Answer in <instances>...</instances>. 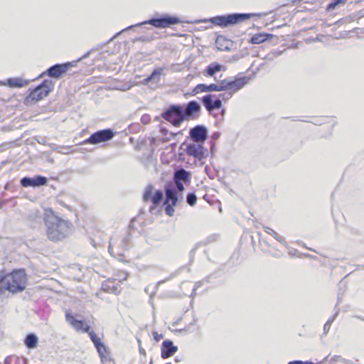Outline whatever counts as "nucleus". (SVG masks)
Segmentation results:
<instances>
[{"label": "nucleus", "mask_w": 364, "mask_h": 364, "mask_svg": "<svg viewBox=\"0 0 364 364\" xmlns=\"http://www.w3.org/2000/svg\"><path fill=\"white\" fill-rule=\"evenodd\" d=\"M43 218L46 228V235L50 241H60L70 235L72 223L56 215L51 208L44 209Z\"/></svg>", "instance_id": "f257e3e1"}, {"label": "nucleus", "mask_w": 364, "mask_h": 364, "mask_svg": "<svg viewBox=\"0 0 364 364\" xmlns=\"http://www.w3.org/2000/svg\"><path fill=\"white\" fill-rule=\"evenodd\" d=\"M27 277L24 269H16L10 273L0 271V295L6 291L17 294L25 290Z\"/></svg>", "instance_id": "f03ea898"}, {"label": "nucleus", "mask_w": 364, "mask_h": 364, "mask_svg": "<svg viewBox=\"0 0 364 364\" xmlns=\"http://www.w3.org/2000/svg\"><path fill=\"white\" fill-rule=\"evenodd\" d=\"M255 14L235 13L228 15L216 16L210 18V21L222 28L235 25L255 16Z\"/></svg>", "instance_id": "7ed1b4c3"}, {"label": "nucleus", "mask_w": 364, "mask_h": 364, "mask_svg": "<svg viewBox=\"0 0 364 364\" xmlns=\"http://www.w3.org/2000/svg\"><path fill=\"white\" fill-rule=\"evenodd\" d=\"M129 240V235L121 238H117L116 237H111L108 247L109 252L112 256L117 257L119 260L127 262V260L124 259L125 257L124 252L128 249Z\"/></svg>", "instance_id": "20e7f679"}, {"label": "nucleus", "mask_w": 364, "mask_h": 364, "mask_svg": "<svg viewBox=\"0 0 364 364\" xmlns=\"http://www.w3.org/2000/svg\"><path fill=\"white\" fill-rule=\"evenodd\" d=\"M164 197L163 205L165 206V213L168 216L171 217L174 215V207L177 205L178 201L176 190L172 188V183H168L165 187Z\"/></svg>", "instance_id": "39448f33"}, {"label": "nucleus", "mask_w": 364, "mask_h": 364, "mask_svg": "<svg viewBox=\"0 0 364 364\" xmlns=\"http://www.w3.org/2000/svg\"><path fill=\"white\" fill-rule=\"evenodd\" d=\"M183 22L176 16H171L168 14L162 15L158 18H152L142 23H136L134 26H139L144 24H150L157 28H165L172 25H176Z\"/></svg>", "instance_id": "423d86ee"}, {"label": "nucleus", "mask_w": 364, "mask_h": 364, "mask_svg": "<svg viewBox=\"0 0 364 364\" xmlns=\"http://www.w3.org/2000/svg\"><path fill=\"white\" fill-rule=\"evenodd\" d=\"M250 77L249 76H240V77H235V79L231 78H225L223 80V81L228 82H236L237 85H238L236 87H228L227 88L223 93H220L218 95L217 98H220L223 101H228L229 100L232 95L240 90L242 88H243L250 81Z\"/></svg>", "instance_id": "0eeeda50"}, {"label": "nucleus", "mask_w": 364, "mask_h": 364, "mask_svg": "<svg viewBox=\"0 0 364 364\" xmlns=\"http://www.w3.org/2000/svg\"><path fill=\"white\" fill-rule=\"evenodd\" d=\"M161 117L174 127H179L184 121L182 114V105H172L166 109Z\"/></svg>", "instance_id": "6e6552de"}, {"label": "nucleus", "mask_w": 364, "mask_h": 364, "mask_svg": "<svg viewBox=\"0 0 364 364\" xmlns=\"http://www.w3.org/2000/svg\"><path fill=\"white\" fill-rule=\"evenodd\" d=\"M238 85L235 82H228L222 80H219L215 84L205 85V84H198L193 89V92L195 94H198L199 92H221L222 90H225L228 87H236Z\"/></svg>", "instance_id": "1a4fd4ad"}, {"label": "nucleus", "mask_w": 364, "mask_h": 364, "mask_svg": "<svg viewBox=\"0 0 364 364\" xmlns=\"http://www.w3.org/2000/svg\"><path fill=\"white\" fill-rule=\"evenodd\" d=\"M164 199V192L161 190L155 189L149 184L145 189L143 194V200L144 202L151 201L152 205L149 208V211L152 212L156 207L161 203Z\"/></svg>", "instance_id": "9d476101"}, {"label": "nucleus", "mask_w": 364, "mask_h": 364, "mask_svg": "<svg viewBox=\"0 0 364 364\" xmlns=\"http://www.w3.org/2000/svg\"><path fill=\"white\" fill-rule=\"evenodd\" d=\"M54 87L51 80H44L40 85L31 91L28 98L33 101H39L48 96Z\"/></svg>", "instance_id": "9b49d317"}, {"label": "nucleus", "mask_w": 364, "mask_h": 364, "mask_svg": "<svg viewBox=\"0 0 364 364\" xmlns=\"http://www.w3.org/2000/svg\"><path fill=\"white\" fill-rule=\"evenodd\" d=\"M114 136V132L111 129H105L99 130L92 134L90 137L85 141L82 144H98L102 142H107L111 140Z\"/></svg>", "instance_id": "f8f14e48"}, {"label": "nucleus", "mask_w": 364, "mask_h": 364, "mask_svg": "<svg viewBox=\"0 0 364 364\" xmlns=\"http://www.w3.org/2000/svg\"><path fill=\"white\" fill-rule=\"evenodd\" d=\"M201 109L200 104L192 100L182 106V114L183 120H194L199 117V112Z\"/></svg>", "instance_id": "ddd939ff"}, {"label": "nucleus", "mask_w": 364, "mask_h": 364, "mask_svg": "<svg viewBox=\"0 0 364 364\" xmlns=\"http://www.w3.org/2000/svg\"><path fill=\"white\" fill-rule=\"evenodd\" d=\"M185 145V151L188 156H193L198 160H202L205 159L208 154V149L203 147V144L200 143H191V144H183L182 146Z\"/></svg>", "instance_id": "4468645a"}, {"label": "nucleus", "mask_w": 364, "mask_h": 364, "mask_svg": "<svg viewBox=\"0 0 364 364\" xmlns=\"http://www.w3.org/2000/svg\"><path fill=\"white\" fill-rule=\"evenodd\" d=\"M72 66V63H65L63 64H55L50 66L45 72L42 73L38 77L48 75L53 78H60L63 74L66 73L68 70Z\"/></svg>", "instance_id": "2eb2a0df"}, {"label": "nucleus", "mask_w": 364, "mask_h": 364, "mask_svg": "<svg viewBox=\"0 0 364 364\" xmlns=\"http://www.w3.org/2000/svg\"><path fill=\"white\" fill-rule=\"evenodd\" d=\"M189 136L193 142L203 144L208 139V129L203 125H196L190 129Z\"/></svg>", "instance_id": "dca6fc26"}, {"label": "nucleus", "mask_w": 364, "mask_h": 364, "mask_svg": "<svg viewBox=\"0 0 364 364\" xmlns=\"http://www.w3.org/2000/svg\"><path fill=\"white\" fill-rule=\"evenodd\" d=\"M213 95L211 94L205 95L201 99V102L208 112L214 109H219L223 107V103L220 98L213 99Z\"/></svg>", "instance_id": "f3484780"}, {"label": "nucleus", "mask_w": 364, "mask_h": 364, "mask_svg": "<svg viewBox=\"0 0 364 364\" xmlns=\"http://www.w3.org/2000/svg\"><path fill=\"white\" fill-rule=\"evenodd\" d=\"M66 321L74 328L77 331L88 332L90 326L82 320H77L71 315L70 313L65 314Z\"/></svg>", "instance_id": "a211bd4d"}, {"label": "nucleus", "mask_w": 364, "mask_h": 364, "mask_svg": "<svg viewBox=\"0 0 364 364\" xmlns=\"http://www.w3.org/2000/svg\"><path fill=\"white\" fill-rule=\"evenodd\" d=\"M178 350V347L170 340H165L161 345V356L164 359L168 358Z\"/></svg>", "instance_id": "6ab92c4d"}, {"label": "nucleus", "mask_w": 364, "mask_h": 364, "mask_svg": "<svg viewBox=\"0 0 364 364\" xmlns=\"http://www.w3.org/2000/svg\"><path fill=\"white\" fill-rule=\"evenodd\" d=\"M191 178V174L183 168H175L173 172V182H189Z\"/></svg>", "instance_id": "aec40b11"}, {"label": "nucleus", "mask_w": 364, "mask_h": 364, "mask_svg": "<svg viewBox=\"0 0 364 364\" xmlns=\"http://www.w3.org/2000/svg\"><path fill=\"white\" fill-rule=\"evenodd\" d=\"M102 289L106 292L113 293L114 294H119L121 291L118 282H117L115 279H111L102 283Z\"/></svg>", "instance_id": "412c9836"}, {"label": "nucleus", "mask_w": 364, "mask_h": 364, "mask_svg": "<svg viewBox=\"0 0 364 364\" xmlns=\"http://www.w3.org/2000/svg\"><path fill=\"white\" fill-rule=\"evenodd\" d=\"M29 81L21 77H12L6 80V82L0 81V85H7L9 87H23L28 85Z\"/></svg>", "instance_id": "4be33fe9"}, {"label": "nucleus", "mask_w": 364, "mask_h": 364, "mask_svg": "<svg viewBox=\"0 0 364 364\" xmlns=\"http://www.w3.org/2000/svg\"><path fill=\"white\" fill-rule=\"evenodd\" d=\"M273 35L266 33H259L251 37L250 43L252 44H260L268 39H271Z\"/></svg>", "instance_id": "5701e85b"}, {"label": "nucleus", "mask_w": 364, "mask_h": 364, "mask_svg": "<svg viewBox=\"0 0 364 364\" xmlns=\"http://www.w3.org/2000/svg\"><path fill=\"white\" fill-rule=\"evenodd\" d=\"M165 70L164 67H157L154 68L152 73L150 75L151 82L155 83L156 85L159 84L161 81V75H164V71Z\"/></svg>", "instance_id": "b1692460"}, {"label": "nucleus", "mask_w": 364, "mask_h": 364, "mask_svg": "<svg viewBox=\"0 0 364 364\" xmlns=\"http://www.w3.org/2000/svg\"><path fill=\"white\" fill-rule=\"evenodd\" d=\"M26 346L28 348H34L38 344V337L34 333H28L24 340Z\"/></svg>", "instance_id": "393cba45"}, {"label": "nucleus", "mask_w": 364, "mask_h": 364, "mask_svg": "<svg viewBox=\"0 0 364 364\" xmlns=\"http://www.w3.org/2000/svg\"><path fill=\"white\" fill-rule=\"evenodd\" d=\"M100 348V350L97 352L99 353L102 362L105 363V364H114V362L111 359L109 355V352L107 351L106 346H105Z\"/></svg>", "instance_id": "a878e982"}, {"label": "nucleus", "mask_w": 364, "mask_h": 364, "mask_svg": "<svg viewBox=\"0 0 364 364\" xmlns=\"http://www.w3.org/2000/svg\"><path fill=\"white\" fill-rule=\"evenodd\" d=\"M264 230L269 235H272L276 240L282 244L284 246L287 247L288 245L284 240V237L280 236L277 232L269 227H264Z\"/></svg>", "instance_id": "bb28decb"}, {"label": "nucleus", "mask_w": 364, "mask_h": 364, "mask_svg": "<svg viewBox=\"0 0 364 364\" xmlns=\"http://www.w3.org/2000/svg\"><path fill=\"white\" fill-rule=\"evenodd\" d=\"M215 43L218 50L223 51L230 50V47L228 46L230 43L223 37L218 38L215 41Z\"/></svg>", "instance_id": "cd10ccee"}, {"label": "nucleus", "mask_w": 364, "mask_h": 364, "mask_svg": "<svg viewBox=\"0 0 364 364\" xmlns=\"http://www.w3.org/2000/svg\"><path fill=\"white\" fill-rule=\"evenodd\" d=\"M222 68V65L217 63H213L210 64L206 68V73L208 75L213 76L215 73L220 71Z\"/></svg>", "instance_id": "c85d7f7f"}, {"label": "nucleus", "mask_w": 364, "mask_h": 364, "mask_svg": "<svg viewBox=\"0 0 364 364\" xmlns=\"http://www.w3.org/2000/svg\"><path fill=\"white\" fill-rule=\"evenodd\" d=\"M27 217L31 221L38 222L42 218V213L38 210H31Z\"/></svg>", "instance_id": "c756f323"}, {"label": "nucleus", "mask_w": 364, "mask_h": 364, "mask_svg": "<svg viewBox=\"0 0 364 364\" xmlns=\"http://www.w3.org/2000/svg\"><path fill=\"white\" fill-rule=\"evenodd\" d=\"M19 182H47V178L44 176H36L33 178L23 177Z\"/></svg>", "instance_id": "7c9ffc66"}, {"label": "nucleus", "mask_w": 364, "mask_h": 364, "mask_svg": "<svg viewBox=\"0 0 364 364\" xmlns=\"http://www.w3.org/2000/svg\"><path fill=\"white\" fill-rule=\"evenodd\" d=\"M338 311H337L332 317L329 318L327 320V321L326 322V323L323 326V334H326L329 331L331 323L333 322V321L336 319V318L338 316Z\"/></svg>", "instance_id": "2f4dec72"}, {"label": "nucleus", "mask_w": 364, "mask_h": 364, "mask_svg": "<svg viewBox=\"0 0 364 364\" xmlns=\"http://www.w3.org/2000/svg\"><path fill=\"white\" fill-rule=\"evenodd\" d=\"M197 202V196L193 192H191L188 193L186 196V203L190 206H194L196 204Z\"/></svg>", "instance_id": "473e14b6"}, {"label": "nucleus", "mask_w": 364, "mask_h": 364, "mask_svg": "<svg viewBox=\"0 0 364 364\" xmlns=\"http://www.w3.org/2000/svg\"><path fill=\"white\" fill-rule=\"evenodd\" d=\"M347 0H333L327 6L326 10L328 11L334 9L338 4H344Z\"/></svg>", "instance_id": "72a5a7b5"}, {"label": "nucleus", "mask_w": 364, "mask_h": 364, "mask_svg": "<svg viewBox=\"0 0 364 364\" xmlns=\"http://www.w3.org/2000/svg\"><path fill=\"white\" fill-rule=\"evenodd\" d=\"M172 188L176 190L177 194L184 190L183 183H172Z\"/></svg>", "instance_id": "f704fd0d"}, {"label": "nucleus", "mask_w": 364, "mask_h": 364, "mask_svg": "<svg viewBox=\"0 0 364 364\" xmlns=\"http://www.w3.org/2000/svg\"><path fill=\"white\" fill-rule=\"evenodd\" d=\"M15 364H27L28 360L25 358H20L17 355H14Z\"/></svg>", "instance_id": "c9c22d12"}, {"label": "nucleus", "mask_w": 364, "mask_h": 364, "mask_svg": "<svg viewBox=\"0 0 364 364\" xmlns=\"http://www.w3.org/2000/svg\"><path fill=\"white\" fill-rule=\"evenodd\" d=\"M221 135V133L219 132H215L212 135V141H211V149H213V146H214V141H216L217 139H218L220 138Z\"/></svg>", "instance_id": "e433bc0d"}, {"label": "nucleus", "mask_w": 364, "mask_h": 364, "mask_svg": "<svg viewBox=\"0 0 364 364\" xmlns=\"http://www.w3.org/2000/svg\"><path fill=\"white\" fill-rule=\"evenodd\" d=\"M153 337H154V339L156 341H159L162 338H163V335L162 334H159L156 331H154L153 332Z\"/></svg>", "instance_id": "4c0bfd02"}, {"label": "nucleus", "mask_w": 364, "mask_h": 364, "mask_svg": "<svg viewBox=\"0 0 364 364\" xmlns=\"http://www.w3.org/2000/svg\"><path fill=\"white\" fill-rule=\"evenodd\" d=\"M137 220H138V218H135L131 220L130 224H129L130 229H132V230L137 229V228L135 226V223L137 221Z\"/></svg>", "instance_id": "58836bf2"}, {"label": "nucleus", "mask_w": 364, "mask_h": 364, "mask_svg": "<svg viewBox=\"0 0 364 364\" xmlns=\"http://www.w3.org/2000/svg\"><path fill=\"white\" fill-rule=\"evenodd\" d=\"M46 183H21V185L23 187L33 186L36 187L41 185H45Z\"/></svg>", "instance_id": "ea45409f"}, {"label": "nucleus", "mask_w": 364, "mask_h": 364, "mask_svg": "<svg viewBox=\"0 0 364 364\" xmlns=\"http://www.w3.org/2000/svg\"><path fill=\"white\" fill-rule=\"evenodd\" d=\"M13 360H14V355L7 356L4 360V364H11Z\"/></svg>", "instance_id": "a19ab883"}, {"label": "nucleus", "mask_w": 364, "mask_h": 364, "mask_svg": "<svg viewBox=\"0 0 364 364\" xmlns=\"http://www.w3.org/2000/svg\"><path fill=\"white\" fill-rule=\"evenodd\" d=\"M97 350V351H100V348H102L103 346H105V344L101 342V341H99L98 342H97L95 344H94Z\"/></svg>", "instance_id": "79ce46f5"}, {"label": "nucleus", "mask_w": 364, "mask_h": 364, "mask_svg": "<svg viewBox=\"0 0 364 364\" xmlns=\"http://www.w3.org/2000/svg\"><path fill=\"white\" fill-rule=\"evenodd\" d=\"M150 82H151V77L150 75L147 76L146 77L144 78L141 81V84L142 85H148Z\"/></svg>", "instance_id": "37998d69"}, {"label": "nucleus", "mask_w": 364, "mask_h": 364, "mask_svg": "<svg viewBox=\"0 0 364 364\" xmlns=\"http://www.w3.org/2000/svg\"><path fill=\"white\" fill-rule=\"evenodd\" d=\"M202 285V282H198L196 284L195 287L193 289V291L191 293V296H193L196 294V289Z\"/></svg>", "instance_id": "c03bdc74"}, {"label": "nucleus", "mask_w": 364, "mask_h": 364, "mask_svg": "<svg viewBox=\"0 0 364 364\" xmlns=\"http://www.w3.org/2000/svg\"><path fill=\"white\" fill-rule=\"evenodd\" d=\"M137 342L139 343V353L140 354H142V355H145L146 352H145V350L143 349L141 347V341L139 339L137 340Z\"/></svg>", "instance_id": "a18cd8bd"}, {"label": "nucleus", "mask_w": 364, "mask_h": 364, "mask_svg": "<svg viewBox=\"0 0 364 364\" xmlns=\"http://www.w3.org/2000/svg\"><path fill=\"white\" fill-rule=\"evenodd\" d=\"M160 132L163 136H166L168 133V130L166 127H161L160 129Z\"/></svg>", "instance_id": "49530a36"}, {"label": "nucleus", "mask_w": 364, "mask_h": 364, "mask_svg": "<svg viewBox=\"0 0 364 364\" xmlns=\"http://www.w3.org/2000/svg\"><path fill=\"white\" fill-rule=\"evenodd\" d=\"M87 333L90 336V339H92L93 338L97 336L96 333L93 331H90L89 330Z\"/></svg>", "instance_id": "de8ad7c7"}, {"label": "nucleus", "mask_w": 364, "mask_h": 364, "mask_svg": "<svg viewBox=\"0 0 364 364\" xmlns=\"http://www.w3.org/2000/svg\"><path fill=\"white\" fill-rule=\"evenodd\" d=\"M134 27H135L134 25V26H129L127 27L126 28L123 29L122 31H121L119 33H116V36H118V35H119L120 33H122L123 31H128V30H129V29H131V28H132Z\"/></svg>", "instance_id": "09e8293b"}, {"label": "nucleus", "mask_w": 364, "mask_h": 364, "mask_svg": "<svg viewBox=\"0 0 364 364\" xmlns=\"http://www.w3.org/2000/svg\"><path fill=\"white\" fill-rule=\"evenodd\" d=\"M134 27H135L134 25V26H129L127 27L126 28L123 29L122 31H121L119 33H116V36H118V35H119L120 33H122L123 31H128V30H129V29H131V28H132Z\"/></svg>", "instance_id": "8fccbe9b"}, {"label": "nucleus", "mask_w": 364, "mask_h": 364, "mask_svg": "<svg viewBox=\"0 0 364 364\" xmlns=\"http://www.w3.org/2000/svg\"><path fill=\"white\" fill-rule=\"evenodd\" d=\"M259 243L262 245V243L265 244L267 247H270V245L269 244V242L264 240V239H259Z\"/></svg>", "instance_id": "3c124183"}, {"label": "nucleus", "mask_w": 364, "mask_h": 364, "mask_svg": "<svg viewBox=\"0 0 364 364\" xmlns=\"http://www.w3.org/2000/svg\"><path fill=\"white\" fill-rule=\"evenodd\" d=\"M303 256L305 257H308V258H311V259H316V257H314L313 255H311L309 254H306V253L303 254Z\"/></svg>", "instance_id": "603ef678"}, {"label": "nucleus", "mask_w": 364, "mask_h": 364, "mask_svg": "<svg viewBox=\"0 0 364 364\" xmlns=\"http://www.w3.org/2000/svg\"><path fill=\"white\" fill-rule=\"evenodd\" d=\"M91 341L93 342L94 344H95L97 342H98L100 340V338H97V336L93 338L92 339H91Z\"/></svg>", "instance_id": "864d4df0"}, {"label": "nucleus", "mask_w": 364, "mask_h": 364, "mask_svg": "<svg viewBox=\"0 0 364 364\" xmlns=\"http://www.w3.org/2000/svg\"><path fill=\"white\" fill-rule=\"evenodd\" d=\"M147 119H148V117H146V116H143V117H141V122H142L143 123L146 124V122H147Z\"/></svg>", "instance_id": "5fc2aeb1"}, {"label": "nucleus", "mask_w": 364, "mask_h": 364, "mask_svg": "<svg viewBox=\"0 0 364 364\" xmlns=\"http://www.w3.org/2000/svg\"><path fill=\"white\" fill-rule=\"evenodd\" d=\"M282 53L281 51H275V52H273L272 54L274 55L275 56H278L280 54Z\"/></svg>", "instance_id": "6e6d98bb"}, {"label": "nucleus", "mask_w": 364, "mask_h": 364, "mask_svg": "<svg viewBox=\"0 0 364 364\" xmlns=\"http://www.w3.org/2000/svg\"><path fill=\"white\" fill-rule=\"evenodd\" d=\"M9 185H10V183H5L4 188L8 190L9 187Z\"/></svg>", "instance_id": "4d7b16f0"}, {"label": "nucleus", "mask_w": 364, "mask_h": 364, "mask_svg": "<svg viewBox=\"0 0 364 364\" xmlns=\"http://www.w3.org/2000/svg\"><path fill=\"white\" fill-rule=\"evenodd\" d=\"M305 248L310 250L311 251L316 252L315 250L307 247L305 245H303Z\"/></svg>", "instance_id": "13d9d810"}, {"label": "nucleus", "mask_w": 364, "mask_h": 364, "mask_svg": "<svg viewBox=\"0 0 364 364\" xmlns=\"http://www.w3.org/2000/svg\"><path fill=\"white\" fill-rule=\"evenodd\" d=\"M175 361H176V362H177V363H178V362H180V361H181V359H180L178 357H176V358H175Z\"/></svg>", "instance_id": "bf43d9fd"}, {"label": "nucleus", "mask_w": 364, "mask_h": 364, "mask_svg": "<svg viewBox=\"0 0 364 364\" xmlns=\"http://www.w3.org/2000/svg\"><path fill=\"white\" fill-rule=\"evenodd\" d=\"M354 317H355V318H359V319H360V320H362V321H364V318H362V317H360V316H355Z\"/></svg>", "instance_id": "052dcab7"}, {"label": "nucleus", "mask_w": 364, "mask_h": 364, "mask_svg": "<svg viewBox=\"0 0 364 364\" xmlns=\"http://www.w3.org/2000/svg\"><path fill=\"white\" fill-rule=\"evenodd\" d=\"M208 195H207V194H205V195H204V196H203V199H204V200H207V201H208Z\"/></svg>", "instance_id": "680f3d73"}, {"label": "nucleus", "mask_w": 364, "mask_h": 364, "mask_svg": "<svg viewBox=\"0 0 364 364\" xmlns=\"http://www.w3.org/2000/svg\"><path fill=\"white\" fill-rule=\"evenodd\" d=\"M221 114H222V115H223L225 114V110L224 109L222 110Z\"/></svg>", "instance_id": "e2e57ef3"}, {"label": "nucleus", "mask_w": 364, "mask_h": 364, "mask_svg": "<svg viewBox=\"0 0 364 364\" xmlns=\"http://www.w3.org/2000/svg\"><path fill=\"white\" fill-rule=\"evenodd\" d=\"M219 210H220V212H222V208H221V206H220V207H219Z\"/></svg>", "instance_id": "0e129e2a"}, {"label": "nucleus", "mask_w": 364, "mask_h": 364, "mask_svg": "<svg viewBox=\"0 0 364 364\" xmlns=\"http://www.w3.org/2000/svg\"><path fill=\"white\" fill-rule=\"evenodd\" d=\"M163 282H164L163 281L159 282L158 284H159L163 283Z\"/></svg>", "instance_id": "69168bd1"}, {"label": "nucleus", "mask_w": 364, "mask_h": 364, "mask_svg": "<svg viewBox=\"0 0 364 364\" xmlns=\"http://www.w3.org/2000/svg\"><path fill=\"white\" fill-rule=\"evenodd\" d=\"M165 364H171V363H165Z\"/></svg>", "instance_id": "338daca9"}]
</instances>
